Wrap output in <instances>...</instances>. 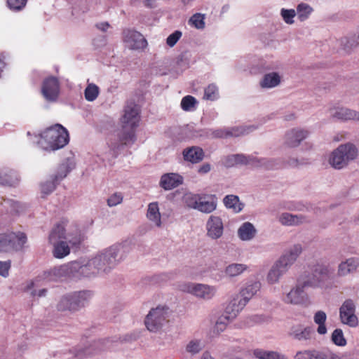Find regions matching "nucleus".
I'll return each instance as SVG.
<instances>
[{
	"label": "nucleus",
	"instance_id": "63",
	"mask_svg": "<svg viewBox=\"0 0 359 359\" xmlns=\"http://www.w3.org/2000/svg\"><path fill=\"white\" fill-rule=\"evenodd\" d=\"M106 43V39L104 36H99L94 40V44L97 46H102Z\"/></svg>",
	"mask_w": 359,
	"mask_h": 359
},
{
	"label": "nucleus",
	"instance_id": "59",
	"mask_svg": "<svg viewBox=\"0 0 359 359\" xmlns=\"http://www.w3.org/2000/svg\"><path fill=\"white\" fill-rule=\"evenodd\" d=\"M285 164L289 167L295 168L299 166L301 163L297 158H290L285 161Z\"/></svg>",
	"mask_w": 359,
	"mask_h": 359
},
{
	"label": "nucleus",
	"instance_id": "56",
	"mask_svg": "<svg viewBox=\"0 0 359 359\" xmlns=\"http://www.w3.org/2000/svg\"><path fill=\"white\" fill-rule=\"evenodd\" d=\"M182 36V32L180 31H175L170 35H169L166 39V43L170 47L174 46L176 43L178 41V40Z\"/></svg>",
	"mask_w": 359,
	"mask_h": 359
},
{
	"label": "nucleus",
	"instance_id": "52",
	"mask_svg": "<svg viewBox=\"0 0 359 359\" xmlns=\"http://www.w3.org/2000/svg\"><path fill=\"white\" fill-rule=\"evenodd\" d=\"M198 194H193V193H186L182 196V202L183 203L190 209H193V206L194 205V202L196 198H197Z\"/></svg>",
	"mask_w": 359,
	"mask_h": 359
},
{
	"label": "nucleus",
	"instance_id": "39",
	"mask_svg": "<svg viewBox=\"0 0 359 359\" xmlns=\"http://www.w3.org/2000/svg\"><path fill=\"white\" fill-rule=\"evenodd\" d=\"M326 319L327 315L323 311H318L314 315L313 320L315 323L318 325L317 332L320 334H325L327 333V327L325 324Z\"/></svg>",
	"mask_w": 359,
	"mask_h": 359
},
{
	"label": "nucleus",
	"instance_id": "30",
	"mask_svg": "<svg viewBox=\"0 0 359 359\" xmlns=\"http://www.w3.org/2000/svg\"><path fill=\"white\" fill-rule=\"evenodd\" d=\"M248 269V265L242 263H231L224 268V274L226 278L233 279L241 276Z\"/></svg>",
	"mask_w": 359,
	"mask_h": 359
},
{
	"label": "nucleus",
	"instance_id": "37",
	"mask_svg": "<svg viewBox=\"0 0 359 359\" xmlns=\"http://www.w3.org/2000/svg\"><path fill=\"white\" fill-rule=\"evenodd\" d=\"M341 46L345 50H350L359 45V26L357 33L352 36H347L340 39Z\"/></svg>",
	"mask_w": 359,
	"mask_h": 359
},
{
	"label": "nucleus",
	"instance_id": "25",
	"mask_svg": "<svg viewBox=\"0 0 359 359\" xmlns=\"http://www.w3.org/2000/svg\"><path fill=\"white\" fill-rule=\"evenodd\" d=\"M257 233V230L253 224L245 222L243 223L237 231L238 237L243 241L253 240Z\"/></svg>",
	"mask_w": 359,
	"mask_h": 359
},
{
	"label": "nucleus",
	"instance_id": "53",
	"mask_svg": "<svg viewBox=\"0 0 359 359\" xmlns=\"http://www.w3.org/2000/svg\"><path fill=\"white\" fill-rule=\"evenodd\" d=\"M27 0H8V7L13 11H20L26 5Z\"/></svg>",
	"mask_w": 359,
	"mask_h": 359
},
{
	"label": "nucleus",
	"instance_id": "26",
	"mask_svg": "<svg viewBox=\"0 0 359 359\" xmlns=\"http://www.w3.org/2000/svg\"><path fill=\"white\" fill-rule=\"evenodd\" d=\"M67 174V170L65 165H62L60 168L59 174L54 176L51 181H47L41 185V191L43 194L42 197H44L46 195H48L55 188V182H57L62 179H63Z\"/></svg>",
	"mask_w": 359,
	"mask_h": 359
},
{
	"label": "nucleus",
	"instance_id": "18",
	"mask_svg": "<svg viewBox=\"0 0 359 359\" xmlns=\"http://www.w3.org/2000/svg\"><path fill=\"white\" fill-rule=\"evenodd\" d=\"M277 220L285 226H297L309 222L308 218L304 215H294L287 212L279 214Z\"/></svg>",
	"mask_w": 359,
	"mask_h": 359
},
{
	"label": "nucleus",
	"instance_id": "24",
	"mask_svg": "<svg viewBox=\"0 0 359 359\" xmlns=\"http://www.w3.org/2000/svg\"><path fill=\"white\" fill-rule=\"evenodd\" d=\"M182 183V177L177 173H167L161 176L160 186L165 190H170Z\"/></svg>",
	"mask_w": 359,
	"mask_h": 359
},
{
	"label": "nucleus",
	"instance_id": "55",
	"mask_svg": "<svg viewBox=\"0 0 359 359\" xmlns=\"http://www.w3.org/2000/svg\"><path fill=\"white\" fill-rule=\"evenodd\" d=\"M272 351L256 348L253 351V355L258 359H270Z\"/></svg>",
	"mask_w": 359,
	"mask_h": 359
},
{
	"label": "nucleus",
	"instance_id": "41",
	"mask_svg": "<svg viewBox=\"0 0 359 359\" xmlns=\"http://www.w3.org/2000/svg\"><path fill=\"white\" fill-rule=\"evenodd\" d=\"M108 147L114 156H117L121 150L123 146H124L119 140V137L114 136L109 138L108 142Z\"/></svg>",
	"mask_w": 359,
	"mask_h": 359
},
{
	"label": "nucleus",
	"instance_id": "5",
	"mask_svg": "<svg viewBox=\"0 0 359 359\" xmlns=\"http://www.w3.org/2000/svg\"><path fill=\"white\" fill-rule=\"evenodd\" d=\"M171 311L166 306L158 305L152 308L146 316L144 324L151 332H158L169 322Z\"/></svg>",
	"mask_w": 359,
	"mask_h": 359
},
{
	"label": "nucleus",
	"instance_id": "29",
	"mask_svg": "<svg viewBox=\"0 0 359 359\" xmlns=\"http://www.w3.org/2000/svg\"><path fill=\"white\" fill-rule=\"evenodd\" d=\"M185 161L192 163H197L203 158V151L198 147H191L184 149L182 152Z\"/></svg>",
	"mask_w": 359,
	"mask_h": 359
},
{
	"label": "nucleus",
	"instance_id": "42",
	"mask_svg": "<svg viewBox=\"0 0 359 359\" xmlns=\"http://www.w3.org/2000/svg\"><path fill=\"white\" fill-rule=\"evenodd\" d=\"M57 308L61 311L77 309L70 294L61 298L57 304Z\"/></svg>",
	"mask_w": 359,
	"mask_h": 359
},
{
	"label": "nucleus",
	"instance_id": "7",
	"mask_svg": "<svg viewBox=\"0 0 359 359\" xmlns=\"http://www.w3.org/2000/svg\"><path fill=\"white\" fill-rule=\"evenodd\" d=\"M27 242L26 234L21 231L0 235V252L20 251Z\"/></svg>",
	"mask_w": 359,
	"mask_h": 359
},
{
	"label": "nucleus",
	"instance_id": "15",
	"mask_svg": "<svg viewBox=\"0 0 359 359\" xmlns=\"http://www.w3.org/2000/svg\"><path fill=\"white\" fill-rule=\"evenodd\" d=\"M257 128L255 125H241L231 128L217 130L214 132V136L216 137L228 138L238 137L248 135Z\"/></svg>",
	"mask_w": 359,
	"mask_h": 359
},
{
	"label": "nucleus",
	"instance_id": "6",
	"mask_svg": "<svg viewBox=\"0 0 359 359\" xmlns=\"http://www.w3.org/2000/svg\"><path fill=\"white\" fill-rule=\"evenodd\" d=\"M178 288L180 291L189 293L196 298L203 301L212 299L216 296L217 292L216 286L191 282L181 283L179 284Z\"/></svg>",
	"mask_w": 359,
	"mask_h": 359
},
{
	"label": "nucleus",
	"instance_id": "23",
	"mask_svg": "<svg viewBox=\"0 0 359 359\" xmlns=\"http://www.w3.org/2000/svg\"><path fill=\"white\" fill-rule=\"evenodd\" d=\"M247 302L243 299L238 297H233L227 304L224 313L229 318L235 319L240 312L247 305Z\"/></svg>",
	"mask_w": 359,
	"mask_h": 359
},
{
	"label": "nucleus",
	"instance_id": "8",
	"mask_svg": "<svg viewBox=\"0 0 359 359\" xmlns=\"http://www.w3.org/2000/svg\"><path fill=\"white\" fill-rule=\"evenodd\" d=\"M226 166H233L237 164H250L255 166H262L268 169H272L277 166L276 161L267 158H255L250 156H245L243 154H234L226 157Z\"/></svg>",
	"mask_w": 359,
	"mask_h": 359
},
{
	"label": "nucleus",
	"instance_id": "22",
	"mask_svg": "<svg viewBox=\"0 0 359 359\" xmlns=\"http://www.w3.org/2000/svg\"><path fill=\"white\" fill-rule=\"evenodd\" d=\"M359 268V258L350 257L341 262L337 267V276L344 277L350 273H355Z\"/></svg>",
	"mask_w": 359,
	"mask_h": 359
},
{
	"label": "nucleus",
	"instance_id": "27",
	"mask_svg": "<svg viewBox=\"0 0 359 359\" xmlns=\"http://www.w3.org/2000/svg\"><path fill=\"white\" fill-rule=\"evenodd\" d=\"M261 283L259 280H252L246 283L241 291V298L245 300L247 303L259 291Z\"/></svg>",
	"mask_w": 359,
	"mask_h": 359
},
{
	"label": "nucleus",
	"instance_id": "13",
	"mask_svg": "<svg viewBox=\"0 0 359 359\" xmlns=\"http://www.w3.org/2000/svg\"><path fill=\"white\" fill-rule=\"evenodd\" d=\"M304 279L299 280L284 298V302L290 304H304L309 302V297L304 292V289L309 287Z\"/></svg>",
	"mask_w": 359,
	"mask_h": 359
},
{
	"label": "nucleus",
	"instance_id": "43",
	"mask_svg": "<svg viewBox=\"0 0 359 359\" xmlns=\"http://www.w3.org/2000/svg\"><path fill=\"white\" fill-rule=\"evenodd\" d=\"M100 93V89L94 83H89L84 91V96L86 100L89 102L94 101Z\"/></svg>",
	"mask_w": 359,
	"mask_h": 359
},
{
	"label": "nucleus",
	"instance_id": "14",
	"mask_svg": "<svg viewBox=\"0 0 359 359\" xmlns=\"http://www.w3.org/2000/svg\"><path fill=\"white\" fill-rule=\"evenodd\" d=\"M123 41L126 48L130 50H142L147 46L144 36L133 29H126L123 32Z\"/></svg>",
	"mask_w": 359,
	"mask_h": 359
},
{
	"label": "nucleus",
	"instance_id": "62",
	"mask_svg": "<svg viewBox=\"0 0 359 359\" xmlns=\"http://www.w3.org/2000/svg\"><path fill=\"white\" fill-rule=\"evenodd\" d=\"M270 359H289L286 355L277 351H272Z\"/></svg>",
	"mask_w": 359,
	"mask_h": 359
},
{
	"label": "nucleus",
	"instance_id": "9",
	"mask_svg": "<svg viewBox=\"0 0 359 359\" xmlns=\"http://www.w3.org/2000/svg\"><path fill=\"white\" fill-rule=\"evenodd\" d=\"M67 241L69 243L75 245L80 241L79 233L77 230L74 233L69 232L67 225L64 222L57 224L51 230L48 241L49 243H55L58 241Z\"/></svg>",
	"mask_w": 359,
	"mask_h": 359
},
{
	"label": "nucleus",
	"instance_id": "4",
	"mask_svg": "<svg viewBox=\"0 0 359 359\" xmlns=\"http://www.w3.org/2000/svg\"><path fill=\"white\" fill-rule=\"evenodd\" d=\"M358 156V149L355 145L346 143L339 145L333 150L328 158L329 164L334 169L340 170L348 165Z\"/></svg>",
	"mask_w": 359,
	"mask_h": 359
},
{
	"label": "nucleus",
	"instance_id": "35",
	"mask_svg": "<svg viewBox=\"0 0 359 359\" xmlns=\"http://www.w3.org/2000/svg\"><path fill=\"white\" fill-rule=\"evenodd\" d=\"M70 294L76 309L83 306L92 297V293L90 291H80Z\"/></svg>",
	"mask_w": 359,
	"mask_h": 359
},
{
	"label": "nucleus",
	"instance_id": "34",
	"mask_svg": "<svg viewBox=\"0 0 359 359\" xmlns=\"http://www.w3.org/2000/svg\"><path fill=\"white\" fill-rule=\"evenodd\" d=\"M19 179L16 173L11 170H3L0 172V184L5 186H15Z\"/></svg>",
	"mask_w": 359,
	"mask_h": 359
},
{
	"label": "nucleus",
	"instance_id": "31",
	"mask_svg": "<svg viewBox=\"0 0 359 359\" xmlns=\"http://www.w3.org/2000/svg\"><path fill=\"white\" fill-rule=\"evenodd\" d=\"M281 81L280 75L277 72L266 74L260 81V86L263 88H272L278 86Z\"/></svg>",
	"mask_w": 359,
	"mask_h": 359
},
{
	"label": "nucleus",
	"instance_id": "48",
	"mask_svg": "<svg viewBox=\"0 0 359 359\" xmlns=\"http://www.w3.org/2000/svg\"><path fill=\"white\" fill-rule=\"evenodd\" d=\"M332 341L334 344L339 346H344L346 344V340L341 329H336L333 331Z\"/></svg>",
	"mask_w": 359,
	"mask_h": 359
},
{
	"label": "nucleus",
	"instance_id": "11",
	"mask_svg": "<svg viewBox=\"0 0 359 359\" xmlns=\"http://www.w3.org/2000/svg\"><path fill=\"white\" fill-rule=\"evenodd\" d=\"M356 306L352 299L345 300L339 308V319L342 324L351 327H356L359 320L355 314Z\"/></svg>",
	"mask_w": 359,
	"mask_h": 359
},
{
	"label": "nucleus",
	"instance_id": "17",
	"mask_svg": "<svg viewBox=\"0 0 359 359\" xmlns=\"http://www.w3.org/2000/svg\"><path fill=\"white\" fill-rule=\"evenodd\" d=\"M41 93L48 101H55L60 93V84L57 78L50 76L46 79L42 84Z\"/></svg>",
	"mask_w": 359,
	"mask_h": 359
},
{
	"label": "nucleus",
	"instance_id": "1",
	"mask_svg": "<svg viewBox=\"0 0 359 359\" xmlns=\"http://www.w3.org/2000/svg\"><path fill=\"white\" fill-rule=\"evenodd\" d=\"M127 252L126 243H114L97 252L85 264L72 262L54 268L52 273L57 278L90 277L107 274L125 258Z\"/></svg>",
	"mask_w": 359,
	"mask_h": 359
},
{
	"label": "nucleus",
	"instance_id": "10",
	"mask_svg": "<svg viewBox=\"0 0 359 359\" xmlns=\"http://www.w3.org/2000/svg\"><path fill=\"white\" fill-rule=\"evenodd\" d=\"M333 270L326 265H317L312 276L304 279L309 287H323L332 278Z\"/></svg>",
	"mask_w": 359,
	"mask_h": 359
},
{
	"label": "nucleus",
	"instance_id": "36",
	"mask_svg": "<svg viewBox=\"0 0 359 359\" xmlns=\"http://www.w3.org/2000/svg\"><path fill=\"white\" fill-rule=\"evenodd\" d=\"M223 202L226 208L236 213L240 212L243 208V204L240 202L238 197L234 195L226 196Z\"/></svg>",
	"mask_w": 359,
	"mask_h": 359
},
{
	"label": "nucleus",
	"instance_id": "50",
	"mask_svg": "<svg viewBox=\"0 0 359 359\" xmlns=\"http://www.w3.org/2000/svg\"><path fill=\"white\" fill-rule=\"evenodd\" d=\"M196 103L197 101L194 97L187 95L182 98L181 107L184 111H191L194 109Z\"/></svg>",
	"mask_w": 359,
	"mask_h": 359
},
{
	"label": "nucleus",
	"instance_id": "12",
	"mask_svg": "<svg viewBox=\"0 0 359 359\" xmlns=\"http://www.w3.org/2000/svg\"><path fill=\"white\" fill-rule=\"evenodd\" d=\"M206 236L212 241L222 238L224 233V224L221 217L211 215L205 223Z\"/></svg>",
	"mask_w": 359,
	"mask_h": 359
},
{
	"label": "nucleus",
	"instance_id": "28",
	"mask_svg": "<svg viewBox=\"0 0 359 359\" xmlns=\"http://www.w3.org/2000/svg\"><path fill=\"white\" fill-rule=\"evenodd\" d=\"M146 216L147 218L153 224L154 226L158 228L161 227V215L157 202L150 203L148 205Z\"/></svg>",
	"mask_w": 359,
	"mask_h": 359
},
{
	"label": "nucleus",
	"instance_id": "16",
	"mask_svg": "<svg viewBox=\"0 0 359 359\" xmlns=\"http://www.w3.org/2000/svg\"><path fill=\"white\" fill-rule=\"evenodd\" d=\"M139 122V109L135 104H128L121 118V127L124 129H134Z\"/></svg>",
	"mask_w": 359,
	"mask_h": 359
},
{
	"label": "nucleus",
	"instance_id": "57",
	"mask_svg": "<svg viewBox=\"0 0 359 359\" xmlns=\"http://www.w3.org/2000/svg\"><path fill=\"white\" fill-rule=\"evenodd\" d=\"M11 266V261H0V275L4 278L8 277Z\"/></svg>",
	"mask_w": 359,
	"mask_h": 359
},
{
	"label": "nucleus",
	"instance_id": "33",
	"mask_svg": "<svg viewBox=\"0 0 359 359\" xmlns=\"http://www.w3.org/2000/svg\"><path fill=\"white\" fill-rule=\"evenodd\" d=\"M67 241H58L55 243H50L53 246V254L56 258L61 259L67 256L70 252V248Z\"/></svg>",
	"mask_w": 359,
	"mask_h": 359
},
{
	"label": "nucleus",
	"instance_id": "47",
	"mask_svg": "<svg viewBox=\"0 0 359 359\" xmlns=\"http://www.w3.org/2000/svg\"><path fill=\"white\" fill-rule=\"evenodd\" d=\"M280 16L287 25H292L294 23V18L296 16L294 9L282 8L280 10Z\"/></svg>",
	"mask_w": 359,
	"mask_h": 359
},
{
	"label": "nucleus",
	"instance_id": "32",
	"mask_svg": "<svg viewBox=\"0 0 359 359\" xmlns=\"http://www.w3.org/2000/svg\"><path fill=\"white\" fill-rule=\"evenodd\" d=\"M217 201L212 196L203 195L198 211L209 214L215 211L217 208Z\"/></svg>",
	"mask_w": 359,
	"mask_h": 359
},
{
	"label": "nucleus",
	"instance_id": "44",
	"mask_svg": "<svg viewBox=\"0 0 359 359\" xmlns=\"http://www.w3.org/2000/svg\"><path fill=\"white\" fill-rule=\"evenodd\" d=\"M203 348V344L200 339H191L186 346V351L191 354L199 353Z\"/></svg>",
	"mask_w": 359,
	"mask_h": 359
},
{
	"label": "nucleus",
	"instance_id": "2",
	"mask_svg": "<svg viewBox=\"0 0 359 359\" xmlns=\"http://www.w3.org/2000/svg\"><path fill=\"white\" fill-rule=\"evenodd\" d=\"M302 251V245H292L273 264L267 273L266 282L270 285L278 283L281 277L295 263Z\"/></svg>",
	"mask_w": 359,
	"mask_h": 359
},
{
	"label": "nucleus",
	"instance_id": "64",
	"mask_svg": "<svg viewBox=\"0 0 359 359\" xmlns=\"http://www.w3.org/2000/svg\"><path fill=\"white\" fill-rule=\"evenodd\" d=\"M202 196H203V195L198 194V196L196 197L197 198H196L195 202L194 203V205L193 206L194 210H198V206L200 205V203H201V201L202 199Z\"/></svg>",
	"mask_w": 359,
	"mask_h": 359
},
{
	"label": "nucleus",
	"instance_id": "61",
	"mask_svg": "<svg viewBox=\"0 0 359 359\" xmlns=\"http://www.w3.org/2000/svg\"><path fill=\"white\" fill-rule=\"evenodd\" d=\"M211 170V166L209 163H204L202 165L198 170V173L200 174H205L210 172Z\"/></svg>",
	"mask_w": 359,
	"mask_h": 359
},
{
	"label": "nucleus",
	"instance_id": "58",
	"mask_svg": "<svg viewBox=\"0 0 359 359\" xmlns=\"http://www.w3.org/2000/svg\"><path fill=\"white\" fill-rule=\"evenodd\" d=\"M294 358L295 359H313V350L298 351L296 353Z\"/></svg>",
	"mask_w": 359,
	"mask_h": 359
},
{
	"label": "nucleus",
	"instance_id": "38",
	"mask_svg": "<svg viewBox=\"0 0 359 359\" xmlns=\"http://www.w3.org/2000/svg\"><path fill=\"white\" fill-rule=\"evenodd\" d=\"M296 11V15L301 22H304L309 19L311 14L313 11V8L307 4L301 3L297 5Z\"/></svg>",
	"mask_w": 359,
	"mask_h": 359
},
{
	"label": "nucleus",
	"instance_id": "54",
	"mask_svg": "<svg viewBox=\"0 0 359 359\" xmlns=\"http://www.w3.org/2000/svg\"><path fill=\"white\" fill-rule=\"evenodd\" d=\"M123 201V196L121 193H115L107 199V204L110 207L116 206Z\"/></svg>",
	"mask_w": 359,
	"mask_h": 359
},
{
	"label": "nucleus",
	"instance_id": "51",
	"mask_svg": "<svg viewBox=\"0 0 359 359\" xmlns=\"http://www.w3.org/2000/svg\"><path fill=\"white\" fill-rule=\"evenodd\" d=\"M338 355L329 351L313 350V359H336Z\"/></svg>",
	"mask_w": 359,
	"mask_h": 359
},
{
	"label": "nucleus",
	"instance_id": "40",
	"mask_svg": "<svg viewBox=\"0 0 359 359\" xmlns=\"http://www.w3.org/2000/svg\"><path fill=\"white\" fill-rule=\"evenodd\" d=\"M118 136L120 142L126 146L133 144L135 141V133L133 129L131 128L124 129L122 128V130L118 134Z\"/></svg>",
	"mask_w": 359,
	"mask_h": 359
},
{
	"label": "nucleus",
	"instance_id": "49",
	"mask_svg": "<svg viewBox=\"0 0 359 359\" xmlns=\"http://www.w3.org/2000/svg\"><path fill=\"white\" fill-rule=\"evenodd\" d=\"M233 319L229 318L228 316L224 313L219 316L215 323V329L219 332L225 330L227 324L232 321Z\"/></svg>",
	"mask_w": 359,
	"mask_h": 359
},
{
	"label": "nucleus",
	"instance_id": "60",
	"mask_svg": "<svg viewBox=\"0 0 359 359\" xmlns=\"http://www.w3.org/2000/svg\"><path fill=\"white\" fill-rule=\"evenodd\" d=\"M95 27L99 30L106 32L110 27V25L107 22H101L95 25Z\"/></svg>",
	"mask_w": 359,
	"mask_h": 359
},
{
	"label": "nucleus",
	"instance_id": "45",
	"mask_svg": "<svg viewBox=\"0 0 359 359\" xmlns=\"http://www.w3.org/2000/svg\"><path fill=\"white\" fill-rule=\"evenodd\" d=\"M189 23L198 29H203L205 27V15L201 13H196L192 15Z\"/></svg>",
	"mask_w": 359,
	"mask_h": 359
},
{
	"label": "nucleus",
	"instance_id": "20",
	"mask_svg": "<svg viewBox=\"0 0 359 359\" xmlns=\"http://www.w3.org/2000/svg\"><path fill=\"white\" fill-rule=\"evenodd\" d=\"M288 335L298 341H306L311 339L314 335L313 329L310 326H304L301 324L291 327Z\"/></svg>",
	"mask_w": 359,
	"mask_h": 359
},
{
	"label": "nucleus",
	"instance_id": "46",
	"mask_svg": "<svg viewBox=\"0 0 359 359\" xmlns=\"http://www.w3.org/2000/svg\"><path fill=\"white\" fill-rule=\"evenodd\" d=\"M218 88L216 85L212 83L205 88L203 99L208 100H215L218 97Z\"/></svg>",
	"mask_w": 359,
	"mask_h": 359
},
{
	"label": "nucleus",
	"instance_id": "21",
	"mask_svg": "<svg viewBox=\"0 0 359 359\" xmlns=\"http://www.w3.org/2000/svg\"><path fill=\"white\" fill-rule=\"evenodd\" d=\"M330 116L336 119L341 121H359V112L346 107H334L329 110Z\"/></svg>",
	"mask_w": 359,
	"mask_h": 359
},
{
	"label": "nucleus",
	"instance_id": "19",
	"mask_svg": "<svg viewBox=\"0 0 359 359\" xmlns=\"http://www.w3.org/2000/svg\"><path fill=\"white\" fill-rule=\"evenodd\" d=\"M309 135V132L302 128H293L285 134V143L291 148L298 147Z\"/></svg>",
	"mask_w": 359,
	"mask_h": 359
},
{
	"label": "nucleus",
	"instance_id": "3",
	"mask_svg": "<svg viewBox=\"0 0 359 359\" xmlns=\"http://www.w3.org/2000/svg\"><path fill=\"white\" fill-rule=\"evenodd\" d=\"M68 142L67 130L61 125L56 124L41 135L38 144L44 150L54 151L62 148Z\"/></svg>",
	"mask_w": 359,
	"mask_h": 359
}]
</instances>
